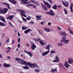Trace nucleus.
Returning <instances> with one entry per match:
<instances>
[{
  "instance_id": "nucleus-1",
  "label": "nucleus",
  "mask_w": 73,
  "mask_h": 73,
  "mask_svg": "<svg viewBox=\"0 0 73 73\" xmlns=\"http://www.w3.org/2000/svg\"><path fill=\"white\" fill-rule=\"evenodd\" d=\"M15 60L16 61H20V62H21L20 63V64H21L27 65V62L26 61L22 59H20L17 58H15Z\"/></svg>"
},
{
  "instance_id": "nucleus-2",
  "label": "nucleus",
  "mask_w": 73,
  "mask_h": 73,
  "mask_svg": "<svg viewBox=\"0 0 73 73\" xmlns=\"http://www.w3.org/2000/svg\"><path fill=\"white\" fill-rule=\"evenodd\" d=\"M26 65H28L29 66H30V67L32 68H35V67L36 68H38V67L36 64L34 63L32 64H31L30 62H27Z\"/></svg>"
},
{
  "instance_id": "nucleus-3",
  "label": "nucleus",
  "mask_w": 73,
  "mask_h": 73,
  "mask_svg": "<svg viewBox=\"0 0 73 73\" xmlns=\"http://www.w3.org/2000/svg\"><path fill=\"white\" fill-rule=\"evenodd\" d=\"M16 11L18 12H21V16H24V17H27V16L25 15V13L26 12L25 11L21 9H17Z\"/></svg>"
},
{
  "instance_id": "nucleus-4",
  "label": "nucleus",
  "mask_w": 73,
  "mask_h": 73,
  "mask_svg": "<svg viewBox=\"0 0 73 73\" xmlns=\"http://www.w3.org/2000/svg\"><path fill=\"white\" fill-rule=\"evenodd\" d=\"M46 13L49 15L52 16H54V15H55V14L54 13L53 11L51 10H50L49 12L46 11Z\"/></svg>"
},
{
  "instance_id": "nucleus-5",
  "label": "nucleus",
  "mask_w": 73,
  "mask_h": 73,
  "mask_svg": "<svg viewBox=\"0 0 73 73\" xmlns=\"http://www.w3.org/2000/svg\"><path fill=\"white\" fill-rule=\"evenodd\" d=\"M60 61V59H59V58L58 56H56L55 59L53 60V62H56V63H57V62H59Z\"/></svg>"
},
{
  "instance_id": "nucleus-6",
  "label": "nucleus",
  "mask_w": 73,
  "mask_h": 73,
  "mask_svg": "<svg viewBox=\"0 0 73 73\" xmlns=\"http://www.w3.org/2000/svg\"><path fill=\"white\" fill-rule=\"evenodd\" d=\"M39 41L40 42V44L42 45H46V43L45 42H44V41L43 40L41 39H39Z\"/></svg>"
},
{
  "instance_id": "nucleus-7",
  "label": "nucleus",
  "mask_w": 73,
  "mask_h": 73,
  "mask_svg": "<svg viewBox=\"0 0 73 73\" xmlns=\"http://www.w3.org/2000/svg\"><path fill=\"white\" fill-rule=\"evenodd\" d=\"M2 10H1V13L2 14H5V13H6L7 12V11H8V9H7L5 8L3 10V9H2Z\"/></svg>"
},
{
  "instance_id": "nucleus-8",
  "label": "nucleus",
  "mask_w": 73,
  "mask_h": 73,
  "mask_svg": "<svg viewBox=\"0 0 73 73\" xmlns=\"http://www.w3.org/2000/svg\"><path fill=\"white\" fill-rule=\"evenodd\" d=\"M22 1H23L22 2L23 4H29L30 3V2L29 1H28H28V0H20Z\"/></svg>"
},
{
  "instance_id": "nucleus-9",
  "label": "nucleus",
  "mask_w": 73,
  "mask_h": 73,
  "mask_svg": "<svg viewBox=\"0 0 73 73\" xmlns=\"http://www.w3.org/2000/svg\"><path fill=\"white\" fill-rule=\"evenodd\" d=\"M62 3L66 7H67L69 6V2H62Z\"/></svg>"
},
{
  "instance_id": "nucleus-10",
  "label": "nucleus",
  "mask_w": 73,
  "mask_h": 73,
  "mask_svg": "<svg viewBox=\"0 0 73 73\" xmlns=\"http://www.w3.org/2000/svg\"><path fill=\"white\" fill-rule=\"evenodd\" d=\"M31 3H33L34 4L37 5H39V3L37 1H35L33 0H30Z\"/></svg>"
},
{
  "instance_id": "nucleus-11",
  "label": "nucleus",
  "mask_w": 73,
  "mask_h": 73,
  "mask_svg": "<svg viewBox=\"0 0 73 73\" xmlns=\"http://www.w3.org/2000/svg\"><path fill=\"white\" fill-rule=\"evenodd\" d=\"M50 50H48L47 51L45 52H44L43 54H42V56H46V55H47L48 53H49Z\"/></svg>"
},
{
  "instance_id": "nucleus-12",
  "label": "nucleus",
  "mask_w": 73,
  "mask_h": 73,
  "mask_svg": "<svg viewBox=\"0 0 73 73\" xmlns=\"http://www.w3.org/2000/svg\"><path fill=\"white\" fill-rule=\"evenodd\" d=\"M64 65L67 68H69V66H70V65L69 64H68V62L67 61L65 62Z\"/></svg>"
},
{
  "instance_id": "nucleus-13",
  "label": "nucleus",
  "mask_w": 73,
  "mask_h": 73,
  "mask_svg": "<svg viewBox=\"0 0 73 73\" xmlns=\"http://www.w3.org/2000/svg\"><path fill=\"white\" fill-rule=\"evenodd\" d=\"M68 63L70 64H72L73 63V59L72 58H70L68 60Z\"/></svg>"
},
{
  "instance_id": "nucleus-14",
  "label": "nucleus",
  "mask_w": 73,
  "mask_h": 73,
  "mask_svg": "<svg viewBox=\"0 0 73 73\" xmlns=\"http://www.w3.org/2000/svg\"><path fill=\"white\" fill-rule=\"evenodd\" d=\"M36 48V46L34 44V43H33L31 45V49L33 50H34L35 48Z\"/></svg>"
},
{
  "instance_id": "nucleus-15",
  "label": "nucleus",
  "mask_w": 73,
  "mask_h": 73,
  "mask_svg": "<svg viewBox=\"0 0 73 73\" xmlns=\"http://www.w3.org/2000/svg\"><path fill=\"white\" fill-rule=\"evenodd\" d=\"M66 36H63L62 37V40H61V42H64L66 40Z\"/></svg>"
},
{
  "instance_id": "nucleus-16",
  "label": "nucleus",
  "mask_w": 73,
  "mask_h": 73,
  "mask_svg": "<svg viewBox=\"0 0 73 73\" xmlns=\"http://www.w3.org/2000/svg\"><path fill=\"white\" fill-rule=\"evenodd\" d=\"M44 4L46 5H47V7H48L49 8H50V4H49V3H48L46 2V1H44Z\"/></svg>"
},
{
  "instance_id": "nucleus-17",
  "label": "nucleus",
  "mask_w": 73,
  "mask_h": 73,
  "mask_svg": "<svg viewBox=\"0 0 73 73\" xmlns=\"http://www.w3.org/2000/svg\"><path fill=\"white\" fill-rule=\"evenodd\" d=\"M9 1H10V2L12 4H13L15 5V4H16L17 3L16 1L15 0H9Z\"/></svg>"
},
{
  "instance_id": "nucleus-18",
  "label": "nucleus",
  "mask_w": 73,
  "mask_h": 73,
  "mask_svg": "<svg viewBox=\"0 0 73 73\" xmlns=\"http://www.w3.org/2000/svg\"><path fill=\"white\" fill-rule=\"evenodd\" d=\"M0 20H1L2 21L4 22V23H5V19L4 18L1 16H0Z\"/></svg>"
},
{
  "instance_id": "nucleus-19",
  "label": "nucleus",
  "mask_w": 73,
  "mask_h": 73,
  "mask_svg": "<svg viewBox=\"0 0 73 73\" xmlns=\"http://www.w3.org/2000/svg\"><path fill=\"white\" fill-rule=\"evenodd\" d=\"M2 4L3 5H5L7 6L8 8L9 9H11V8H10V6H9V4L5 3H2Z\"/></svg>"
},
{
  "instance_id": "nucleus-20",
  "label": "nucleus",
  "mask_w": 73,
  "mask_h": 73,
  "mask_svg": "<svg viewBox=\"0 0 73 73\" xmlns=\"http://www.w3.org/2000/svg\"><path fill=\"white\" fill-rule=\"evenodd\" d=\"M32 31V30H31V29H29L25 31L24 32V33L25 34H27L28 32H30V31Z\"/></svg>"
},
{
  "instance_id": "nucleus-21",
  "label": "nucleus",
  "mask_w": 73,
  "mask_h": 73,
  "mask_svg": "<svg viewBox=\"0 0 73 73\" xmlns=\"http://www.w3.org/2000/svg\"><path fill=\"white\" fill-rule=\"evenodd\" d=\"M4 66L5 68H8V67H10V66H11V65H10V64H7L6 63H5L4 64Z\"/></svg>"
},
{
  "instance_id": "nucleus-22",
  "label": "nucleus",
  "mask_w": 73,
  "mask_h": 73,
  "mask_svg": "<svg viewBox=\"0 0 73 73\" xmlns=\"http://www.w3.org/2000/svg\"><path fill=\"white\" fill-rule=\"evenodd\" d=\"M10 50H11V48L9 47H7V49L6 50V52L7 53H8L10 52Z\"/></svg>"
},
{
  "instance_id": "nucleus-23",
  "label": "nucleus",
  "mask_w": 73,
  "mask_h": 73,
  "mask_svg": "<svg viewBox=\"0 0 73 73\" xmlns=\"http://www.w3.org/2000/svg\"><path fill=\"white\" fill-rule=\"evenodd\" d=\"M36 19L37 20H41V16H37L36 17Z\"/></svg>"
},
{
  "instance_id": "nucleus-24",
  "label": "nucleus",
  "mask_w": 73,
  "mask_h": 73,
  "mask_svg": "<svg viewBox=\"0 0 73 73\" xmlns=\"http://www.w3.org/2000/svg\"><path fill=\"white\" fill-rule=\"evenodd\" d=\"M73 4L72 3L71 5V6L70 7V10L71 11V12L72 13H73Z\"/></svg>"
},
{
  "instance_id": "nucleus-25",
  "label": "nucleus",
  "mask_w": 73,
  "mask_h": 73,
  "mask_svg": "<svg viewBox=\"0 0 73 73\" xmlns=\"http://www.w3.org/2000/svg\"><path fill=\"white\" fill-rule=\"evenodd\" d=\"M70 41L69 39H66L64 42V43H65V44H68L69 42Z\"/></svg>"
},
{
  "instance_id": "nucleus-26",
  "label": "nucleus",
  "mask_w": 73,
  "mask_h": 73,
  "mask_svg": "<svg viewBox=\"0 0 73 73\" xmlns=\"http://www.w3.org/2000/svg\"><path fill=\"white\" fill-rule=\"evenodd\" d=\"M44 30L46 31V32H50V29L46 27L44 28Z\"/></svg>"
},
{
  "instance_id": "nucleus-27",
  "label": "nucleus",
  "mask_w": 73,
  "mask_h": 73,
  "mask_svg": "<svg viewBox=\"0 0 73 73\" xmlns=\"http://www.w3.org/2000/svg\"><path fill=\"white\" fill-rule=\"evenodd\" d=\"M50 44H48V45H47V46L46 47V50H50L49 49L50 48Z\"/></svg>"
},
{
  "instance_id": "nucleus-28",
  "label": "nucleus",
  "mask_w": 73,
  "mask_h": 73,
  "mask_svg": "<svg viewBox=\"0 0 73 73\" xmlns=\"http://www.w3.org/2000/svg\"><path fill=\"white\" fill-rule=\"evenodd\" d=\"M0 25H1V26H4L6 25V24H5V23H4L3 22H0Z\"/></svg>"
},
{
  "instance_id": "nucleus-29",
  "label": "nucleus",
  "mask_w": 73,
  "mask_h": 73,
  "mask_svg": "<svg viewBox=\"0 0 73 73\" xmlns=\"http://www.w3.org/2000/svg\"><path fill=\"white\" fill-rule=\"evenodd\" d=\"M39 39H40L39 38H38V39H36V38H34L33 39V40H34L35 42H38V41H39Z\"/></svg>"
},
{
  "instance_id": "nucleus-30",
  "label": "nucleus",
  "mask_w": 73,
  "mask_h": 73,
  "mask_svg": "<svg viewBox=\"0 0 73 73\" xmlns=\"http://www.w3.org/2000/svg\"><path fill=\"white\" fill-rule=\"evenodd\" d=\"M57 69H52L51 72L52 73H55V72H57Z\"/></svg>"
},
{
  "instance_id": "nucleus-31",
  "label": "nucleus",
  "mask_w": 73,
  "mask_h": 73,
  "mask_svg": "<svg viewBox=\"0 0 73 73\" xmlns=\"http://www.w3.org/2000/svg\"><path fill=\"white\" fill-rule=\"evenodd\" d=\"M42 7L43 8V9L44 10V11H48V9L47 7L45 6H43Z\"/></svg>"
},
{
  "instance_id": "nucleus-32",
  "label": "nucleus",
  "mask_w": 73,
  "mask_h": 73,
  "mask_svg": "<svg viewBox=\"0 0 73 73\" xmlns=\"http://www.w3.org/2000/svg\"><path fill=\"white\" fill-rule=\"evenodd\" d=\"M13 15H10V16H9V20H12V19L13 18Z\"/></svg>"
},
{
  "instance_id": "nucleus-33",
  "label": "nucleus",
  "mask_w": 73,
  "mask_h": 73,
  "mask_svg": "<svg viewBox=\"0 0 73 73\" xmlns=\"http://www.w3.org/2000/svg\"><path fill=\"white\" fill-rule=\"evenodd\" d=\"M52 8L54 9H57V5H54L52 7Z\"/></svg>"
},
{
  "instance_id": "nucleus-34",
  "label": "nucleus",
  "mask_w": 73,
  "mask_h": 73,
  "mask_svg": "<svg viewBox=\"0 0 73 73\" xmlns=\"http://www.w3.org/2000/svg\"><path fill=\"white\" fill-rule=\"evenodd\" d=\"M28 27H22V30H25V29H28Z\"/></svg>"
},
{
  "instance_id": "nucleus-35",
  "label": "nucleus",
  "mask_w": 73,
  "mask_h": 73,
  "mask_svg": "<svg viewBox=\"0 0 73 73\" xmlns=\"http://www.w3.org/2000/svg\"><path fill=\"white\" fill-rule=\"evenodd\" d=\"M27 54L29 55L30 56V57H32L33 55H32V54L31 53V52H28L27 53Z\"/></svg>"
},
{
  "instance_id": "nucleus-36",
  "label": "nucleus",
  "mask_w": 73,
  "mask_h": 73,
  "mask_svg": "<svg viewBox=\"0 0 73 73\" xmlns=\"http://www.w3.org/2000/svg\"><path fill=\"white\" fill-rule=\"evenodd\" d=\"M23 68H24L25 69H29L28 67L27 66H23Z\"/></svg>"
},
{
  "instance_id": "nucleus-37",
  "label": "nucleus",
  "mask_w": 73,
  "mask_h": 73,
  "mask_svg": "<svg viewBox=\"0 0 73 73\" xmlns=\"http://www.w3.org/2000/svg\"><path fill=\"white\" fill-rule=\"evenodd\" d=\"M69 30L70 33L73 35V31H72L71 30H70V28H69Z\"/></svg>"
},
{
  "instance_id": "nucleus-38",
  "label": "nucleus",
  "mask_w": 73,
  "mask_h": 73,
  "mask_svg": "<svg viewBox=\"0 0 73 73\" xmlns=\"http://www.w3.org/2000/svg\"><path fill=\"white\" fill-rule=\"evenodd\" d=\"M31 7H33V8L34 9H36V5L32 4Z\"/></svg>"
},
{
  "instance_id": "nucleus-39",
  "label": "nucleus",
  "mask_w": 73,
  "mask_h": 73,
  "mask_svg": "<svg viewBox=\"0 0 73 73\" xmlns=\"http://www.w3.org/2000/svg\"><path fill=\"white\" fill-rule=\"evenodd\" d=\"M50 53H52V54H54L55 53H56V52H55V51H54V50H52L50 51Z\"/></svg>"
},
{
  "instance_id": "nucleus-40",
  "label": "nucleus",
  "mask_w": 73,
  "mask_h": 73,
  "mask_svg": "<svg viewBox=\"0 0 73 73\" xmlns=\"http://www.w3.org/2000/svg\"><path fill=\"white\" fill-rule=\"evenodd\" d=\"M26 19L27 20H30L31 19L30 16H29Z\"/></svg>"
},
{
  "instance_id": "nucleus-41",
  "label": "nucleus",
  "mask_w": 73,
  "mask_h": 73,
  "mask_svg": "<svg viewBox=\"0 0 73 73\" xmlns=\"http://www.w3.org/2000/svg\"><path fill=\"white\" fill-rule=\"evenodd\" d=\"M22 19L23 21H24V22H27V20L26 19L24 18V17H23Z\"/></svg>"
},
{
  "instance_id": "nucleus-42",
  "label": "nucleus",
  "mask_w": 73,
  "mask_h": 73,
  "mask_svg": "<svg viewBox=\"0 0 73 73\" xmlns=\"http://www.w3.org/2000/svg\"><path fill=\"white\" fill-rule=\"evenodd\" d=\"M63 45V44L61 43H58V46H62Z\"/></svg>"
},
{
  "instance_id": "nucleus-43",
  "label": "nucleus",
  "mask_w": 73,
  "mask_h": 73,
  "mask_svg": "<svg viewBox=\"0 0 73 73\" xmlns=\"http://www.w3.org/2000/svg\"><path fill=\"white\" fill-rule=\"evenodd\" d=\"M64 12L65 13V14H68V12L67 11V10H66L65 9H64Z\"/></svg>"
},
{
  "instance_id": "nucleus-44",
  "label": "nucleus",
  "mask_w": 73,
  "mask_h": 73,
  "mask_svg": "<svg viewBox=\"0 0 73 73\" xmlns=\"http://www.w3.org/2000/svg\"><path fill=\"white\" fill-rule=\"evenodd\" d=\"M35 71L36 72H37V73H39L40 72V70L38 69H35Z\"/></svg>"
},
{
  "instance_id": "nucleus-45",
  "label": "nucleus",
  "mask_w": 73,
  "mask_h": 73,
  "mask_svg": "<svg viewBox=\"0 0 73 73\" xmlns=\"http://www.w3.org/2000/svg\"><path fill=\"white\" fill-rule=\"evenodd\" d=\"M9 24H10V25L12 27V28H13L14 27V26H13V25H12V24L11 23V22H9Z\"/></svg>"
},
{
  "instance_id": "nucleus-46",
  "label": "nucleus",
  "mask_w": 73,
  "mask_h": 73,
  "mask_svg": "<svg viewBox=\"0 0 73 73\" xmlns=\"http://www.w3.org/2000/svg\"><path fill=\"white\" fill-rule=\"evenodd\" d=\"M32 4H28L27 5V7H32Z\"/></svg>"
},
{
  "instance_id": "nucleus-47",
  "label": "nucleus",
  "mask_w": 73,
  "mask_h": 73,
  "mask_svg": "<svg viewBox=\"0 0 73 73\" xmlns=\"http://www.w3.org/2000/svg\"><path fill=\"white\" fill-rule=\"evenodd\" d=\"M63 36H67V35L66 33L65 32H63Z\"/></svg>"
},
{
  "instance_id": "nucleus-48",
  "label": "nucleus",
  "mask_w": 73,
  "mask_h": 73,
  "mask_svg": "<svg viewBox=\"0 0 73 73\" xmlns=\"http://www.w3.org/2000/svg\"><path fill=\"white\" fill-rule=\"evenodd\" d=\"M9 39H8L7 41L6 42V44H8V43H9Z\"/></svg>"
},
{
  "instance_id": "nucleus-49",
  "label": "nucleus",
  "mask_w": 73,
  "mask_h": 73,
  "mask_svg": "<svg viewBox=\"0 0 73 73\" xmlns=\"http://www.w3.org/2000/svg\"><path fill=\"white\" fill-rule=\"evenodd\" d=\"M15 44V40H13L11 42V44Z\"/></svg>"
},
{
  "instance_id": "nucleus-50",
  "label": "nucleus",
  "mask_w": 73,
  "mask_h": 73,
  "mask_svg": "<svg viewBox=\"0 0 73 73\" xmlns=\"http://www.w3.org/2000/svg\"><path fill=\"white\" fill-rule=\"evenodd\" d=\"M38 32L39 33H40L41 34H42V33H43L42 31L41 30H39V31H38Z\"/></svg>"
},
{
  "instance_id": "nucleus-51",
  "label": "nucleus",
  "mask_w": 73,
  "mask_h": 73,
  "mask_svg": "<svg viewBox=\"0 0 73 73\" xmlns=\"http://www.w3.org/2000/svg\"><path fill=\"white\" fill-rule=\"evenodd\" d=\"M59 64V66L60 67L62 66H63V65L61 63H60Z\"/></svg>"
},
{
  "instance_id": "nucleus-52",
  "label": "nucleus",
  "mask_w": 73,
  "mask_h": 73,
  "mask_svg": "<svg viewBox=\"0 0 73 73\" xmlns=\"http://www.w3.org/2000/svg\"><path fill=\"white\" fill-rule=\"evenodd\" d=\"M30 23L31 24H34V22L33 21H31L30 22Z\"/></svg>"
},
{
  "instance_id": "nucleus-53",
  "label": "nucleus",
  "mask_w": 73,
  "mask_h": 73,
  "mask_svg": "<svg viewBox=\"0 0 73 73\" xmlns=\"http://www.w3.org/2000/svg\"><path fill=\"white\" fill-rule=\"evenodd\" d=\"M48 1L49 2H50V4H52V0H48Z\"/></svg>"
},
{
  "instance_id": "nucleus-54",
  "label": "nucleus",
  "mask_w": 73,
  "mask_h": 73,
  "mask_svg": "<svg viewBox=\"0 0 73 73\" xmlns=\"http://www.w3.org/2000/svg\"><path fill=\"white\" fill-rule=\"evenodd\" d=\"M48 26H50L51 25V23L49 22L48 23Z\"/></svg>"
},
{
  "instance_id": "nucleus-55",
  "label": "nucleus",
  "mask_w": 73,
  "mask_h": 73,
  "mask_svg": "<svg viewBox=\"0 0 73 73\" xmlns=\"http://www.w3.org/2000/svg\"><path fill=\"white\" fill-rule=\"evenodd\" d=\"M44 22H42L40 23V24L41 25H44Z\"/></svg>"
},
{
  "instance_id": "nucleus-56",
  "label": "nucleus",
  "mask_w": 73,
  "mask_h": 73,
  "mask_svg": "<svg viewBox=\"0 0 73 73\" xmlns=\"http://www.w3.org/2000/svg\"><path fill=\"white\" fill-rule=\"evenodd\" d=\"M7 58H8L9 59H11V57L9 56H7Z\"/></svg>"
},
{
  "instance_id": "nucleus-57",
  "label": "nucleus",
  "mask_w": 73,
  "mask_h": 73,
  "mask_svg": "<svg viewBox=\"0 0 73 73\" xmlns=\"http://www.w3.org/2000/svg\"><path fill=\"white\" fill-rule=\"evenodd\" d=\"M18 47V48H20V44H18V46H17Z\"/></svg>"
},
{
  "instance_id": "nucleus-58",
  "label": "nucleus",
  "mask_w": 73,
  "mask_h": 73,
  "mask_svg": "<svg viewBox=\"0 0 73 73\" xmlns=\"http://www.w3.org/2000/svg\"><path fill=\"white\" fill-rule=\"evenodd\" d=\"M18 42H20V38H18Z\"/></svg>"
},
{
  "instance_id": "nucleus-59",
  "label": "nucleus",
  "mask_w": 73,
  "mask_h": 73,
  "mask_svg": "<svg viewBox=\"0 0 73 73\" xmlns=\"http://www.w3.org/2000/svg\"><path fill=\"white\" fill-rule=\"evenodd\" d=\"M57 27L58 29H59V30L60 29V30H62V29H61V28H60V27Z\"/></svg>"
},
{
  "instance_id": "nucleus-60",
  "label": "nucleus",
  "mask_w": 73,
  "mask_h": 73,
  "mask_svg": "<svg viewBox=\"0 0 73 73\" xmlns=\"http://www.w3.org/2000/svg\"><path fill=\"white\" fill-rule=\"evenodd\" d=\"M59 33L60 35H63V33L60 32Z\"/></svg>"
},
{
  "instance_id": "nucleus-61",
  "label": "nucleus",
  "mask_w": 73,
  "mask_h": 73,
  "mask_svg": "<svg viewBox=\"0 0 73 73\" xmlns=\"http://www.w3.org/2000/svg\"><path fill=\"white\" fill-rule=\"evenodd\" d=\"M18 35L19 37H20V34L19 33H18Z\"/></svg>"
},
{
  "instance_id": "nucleus-62",
  "label": "nucleus",
  "mask_w": 73,
  "mask_h": 73,
  "mask_svg": "<svg viewBox=\"0 0 73 73\" xmlns=\"http://www.w3.org/2000/svg\"><path fill=\"white\" fill-rule=\"evenodd\" d=\"M61 5H59V6H58V8H61Z\"/></svg>"
},
{
  "instance_id": "nucleus-63",
  "label": "nucleus",
  "mask_w": 73,
  "mask_h": 73,
  "mask_svg": "<svg viewBox=\"0 0 73 73\" xmlns=\"http://www.w3.org/2000/svg\"><path fill=\"white\" fill-rule=\"evenodd\" d=\"M24 52H25V53H27V54H28V52H27V51H26L25 50H24Z\"/></svg>"
},
{
  "instance_id": "nucleus-64",
  "label": "nucleus",
  "mask_w": 73,
  "mask_h": 73,
  "mask_svg": "<svg viewBox=\"0 0 73 73\" xmlns=\"http://www.w3.org/2000/svg\"><path fill=\"white\" fill-rule=\"evenodd\" d=\"M50 57H52V56H53V54H50Z\"/></svg>"
}]
</instances>
